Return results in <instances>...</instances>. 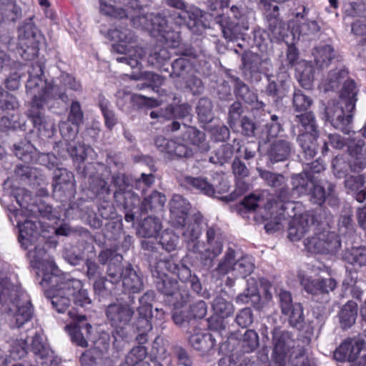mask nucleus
<instances>
[{"label":"nucleus","instance_id":"nucleus-43","mask_svg":"<svg viewBox=\"0 0 366 366\" xmlns=\"http://www.w3.org/2000/svg\"><path fill=\"white\" fill-rule=\"evenodd\" d=\"M186 14L190 19L194 21L198 20L203 16V11L201 9L196 6H191L184 11L174 12V14L170 16V19L174 21L175 25L178 26L184 22Z\"/></svg>","mask_w":366,"mask_h":366},{"label":"nucleus","instance_id":"nucleus-45","mask_svg":"<svg viewBox=\"0 0 366 366\" xmlns=\"http://www.w3.org/2000/svg\"><path fill=\"white\" fill-rule=\"evenodd\" d=\"M160 35L164 39L165 44L172 48L178 47L181 42V37L179 31L172 29L168 26V20L162 31H157L156 36Z\"/></svg>","mask_w":366,"mask_h":366},{"label":"nucleus","instance_id":"nucleus-8","mask_svg":"<svg viewBox=\"0 0 366 366\" xmlns=\"http://www.w3.org/2000/svg\"><path fill=\"white\" fill-rule=\"evenodd\" d=\"M306 249L311 252L335 254L341 247L339 236L335 232L324 231L317 233L304 241Z\"/></svg>","mask_w":366,"mask_h":366},{"label":"nucleus","instance_id":"nucleus-46","mask_svg":"<svg viewBox=\"0 0 366 366\" xmlns=\"http://www.w3.org/2000/svg\"><path fill=\"white\" fill-rule=\"evenodd\" d=\"M234 93L238 99L247 104H252L257 101V95L249 89L248 86L239 79L235 80Z\"/></svg>","mask_w":366,"mask_h":366},{"label":"nucleus","instance_id":"nucleus-40","mask_svg":"<svg viewBox=\"0 0 366 366\" xmlns=\"http://www.w3.org/2000/svg\"><path fill=\"white\" fill-rule=\"evenodd\" d=\"M166 201L167 198L164 194L157 191H153L151 194L144 199L142 208L146 211L161 209Z\"/></svg>","mask_w":366,"mask_h":366},{"label":"nucleus","instance_id":"nucleus-4","mask_svg":"<svg viewBox=\"0 0 366 366\" xmlns=\"http://www.w3.org/2000/svg\"><path fill=\"white\" fill-rule=\"evenodd\" d=\"M15 198L21 207V209L16 210L14 213L19 231V241L25 249H27L37 238L38 224L33 219L36 216L26 209V203L31 199L30 194L21 189L18 190Z\"/></svg>","mask_w":366,"mask_h":366},{"label":"nucleus","instance_id":"nucleus-24","mask_svg":"<svg viewBox=\"0 0 366 366\" xmlns=\"http://www.w3.org/2000/svg\"><path fill=\"white\" fill-rule=\"evenodd\" d=\"M108 34L112 40L119 43L114 46L118 53H124L127 50V45L136 41V36L133 31L127 28L111 29Z\"/></svg>","mask_w":366,"mask_h":366},{"label":"nucleus","instance_id":"nucleus-7","mask_svg":"<svg viewBox=\"0 0 366 366\" xmlns=\"http://www.w3.org/2000/svg\"><path fill=\"white\" fill-rule=\"evenodd\" d=\"M272 357L274 360L272 364L285 366V362L290 360L295 346L292 333L276 327L272 331Z\"/></svg>","mask_w":366,"mask_h":366},{"label":"nucleus","instance_id":"nucleus-47","mask_svg":"<svg viewBox=\"0 0 366 366\" xmlns=\"http://www.w3.org/2000/svg\"><path fill=\"white\" fill-rule=\"evenodd\" d=\"M196 110L201 122L207 123L212 120L214 117L212 104L209 99L201 98L198 102Z\"/></svg>","mask_w":366,"mask_h":366},{"label":"nucleus","instance_id":"nucleus-52","mask_svg":"<svg viewBox=\"0 0 366 366\" xmlns=\"http://www.w3.org/2000/svg\"><path fill=\"white\" fill-rule=\"evenodd\" d=\"M31 304L29 300H26L21 305L17 306V311L14 316L16 327L22 326L31 318Z\"/></svg>","mask_w":366,"mask_h":366},{"label":"nucleus","instance_id":"nucleus-42","mask_svg":"<svg viewBox=\"0 0 366 366\" xmlns=\"http://www.w3.org/2000/svg\"><path fill=\"white\" fill-rule=\"evenodd\" d=\"M236 262L235 252L232 249H228L223 259L219 262L217 271L222 275L233 272L235 276Z\"/></svg>","mask_w":366,"mask_h":366},{"label":"nucleus","instance_id":"nucleus-25","mask_svg":"<svg viewBox=\"0 0 366 366\" xmlns=\"http://www.w3.org/2000/svg\"><path fill=\"white\" fill-rule=\"evenodd\" d=\"M215 340L213 336L207 332L194 330V332L189 337V342L196 350L205 353L211 350L215 345Z\"/></svg>","mask_w":366,"mask_h":366},{"label":"nucleus","instance_id":"nucleus-34","mask_svg":"<svg viewBox=\"0 0 366 366\" xmlns=\"http://www.w3.org/2000/svg\"><path fill=\"white\" fill-rule=\"evenodd\" d=\"M171 57L169 51L161 45L152 47L147 57L148 63L155 67L162 66Z\"/></svg>","mask_w":366,"mask_h":366},{"label":"nucleus","instance_id":"nucleus-62","mask_svg":"<svg viewBox=\"0 0 366 366\" xmlns=\"http://www.w3.org/2000/svg\"><path fill=\"white\" fill-rule=\"evenodd\" d=\"M259 176L272 187H280L285 184V178L282 174H274L267 170L259 169Z\"/></svg>","mask_w":366,"mask_h":366},{"label":"nucleus","instance_id":"nucleus-59","mask_svg":"<svg viewBox=\"0 0 366 366\" xmlns=\"http://www.w3.org/2000/svg\"><path fill=\"white\" fill-rule=\"evenodd\" d=\"M354 163L350 159V162H346L345 159L342 156H337L332 160L333 173L337 178L347 177L348 171H351L350 164Z\"/></svg>","mask_w":366,"mask_h":366},{"label":"nucleus","instance_id":"nucleus-41","mask_svg":"<svg viewBox=\"0 0 366 366\" xmlns=\"http://www.w3.org/2000/svg\"><path fill=\"white\" fill-rule=\"evenodd\" d=\"M333 52V49L330 45L316 48L313 52L316 65L320 68L327 66L334 57Z\"/></svg>","mask_w":366,"mask_h":366},{"label":"nucleus","instance_id":"nucleus-39","mask_svg":"<svg viewBox=\"0 0 366 366\" xmlns=\"http://www.w3.org/2000/svg\"><path fill=\"white\" fill-rule=\"evenodd\" d=\"M345 259L354 266L366 265V247H354L345 252Z\"/></svg>","mask_w":366,"mask_h":366},{"label":"nucleus","instance_id":"nucleus-54","mask_svg":"<svg viewBox=\"0 0 366 366\" xmlns=\"http://www.w3.org/2000/svg\"><path fill=\"white\" fill-rule=\"evenodd\" d=\"M179 243V236L173 231L164 230L159 239V244L162 248L168 252L174 251L177 249Z\"/></svg>","mask_w":366,"mask_h":366},{"label":"nucleus","instance_id":"nucleus-10","mask_svg":"<svg viewBox=\"0 0 366 366\" xmlns=\"http://www.w3.org/2000/svg\"><path fill=\"white\" fill-rule=\"evenodd\" d=\"M69 319L74 322V325H66L65 328L68 330L71 340L76 345L81 347L88 346L87 340L89 338L92 325L86 322L85 315H79L75 309L68 312Z\"/></svg>","mask_w":366,"mask_h":366},{"label":"nucleus","instance_id":"nucleus-1","mask_svg":"<svg viewBox=\"0 0 366 366\" xmlns=\"http://www.w3.org/2000/svg\"><path fill=\"white\" fill-rule=\"evenodd\" d=\"M29 256L34 267L42 272L41 284L45 288L46 296L51 299L53 307L59 312L64 313L70 302V296L66 294L65 286L66 275L59 274V269L53 260L44 259L46 252L43 248L35 247L29 251Z\"/></svg>","mask_w":366,"mask_h":366},{"label":"nucleus","instance_id":"nucleus-19","mask_svg":"<svg viewBox=\"0 0 366 366\" xmlns=\"http://www.w3.org/2000/svg\"><path fill=\"white\" fill-rule=\"evenodd\" d=\"M325 115L332 127L344 132L347 131V126L352 121V115L345 116L344 110L336 104L329 105L325 108Z\"/></svg>","mask_w":366,"mask_h":366},{"label":"nucleus","instance_id":"nucleus-56","mask_svg":"<svg viewBox=\"0 0 366 366\" xmlns=\"http://www.w3.org/2000/svg\"><path fill=\"white\" fill-rule=\"evenodd\" d=\"M179 226L183 227L182 236L187 242H192L198 239L200 230L197 218L194 219V222H187L186 220L183 224Z\"/></svg>","mask_w":366,"mask_h":366},{"label":"nucleus","instance_id":"nucleus-18","mask_svg":"<svg viewBox=\"0 0 366 366\" xmlns=\"http://www.w3.org/2000/svg\"><path fill=\"white\" fill-rule=\"evenodd\" d=\"M293 144L287 137L275 139L270 145L268 156L272 162L286 160L290 155Z\"/></svg>","mask_w":366,"mask_h":366},{"label":"nucleus","instance_id":"nucleus-58","mask_svg":"<svg viewBox=\"0 0 366 366\" xmlns=\"http://www.w3.org/2000/svg\"><path fill=\"white\" fill-rule=\"evenodd\" d=\"M259 344V335L254 330L245 331L242 337V347L245 352H251L255 350Z\"/></svg>","mask_w":366,"mask_h":366},{"label":"nucleus","instance_id":"nucleus-36","mask_svg":"<svg viewBox=\"0 0 366 366\" xmlns=\"http://www.w3.org/2000/svg\"><path fill=\"white\" fill-rule=\"evenodd\" d=\"M310 190L311 201L318 205L322 204L327 198L329 199L334 197V185L332 184H328L327 191L326 192L322 186L315 184L313 182V184H312L311 189H310Z\"/></svg>","mask_w":366,"mask_h":366},{"label":"nucleus","instance_id":"nucleus-14","mask_svg":"<svg viewBox=\"0 0 366 366\" xmlns=\"http://www.w3.org/2000/svg\"><path fill=\"white\" fill-rule=\"evenodd\" d=\"M52 187L54 192H62L73 195L75 192L74 174L64 168H56L54 172Z\"/></svg>","mask_w":366,"mask_h":366},{"label":"nucleus","instance_id":"nucleus-2","mask_svg":"<svg viewBox=\"0 0 366 366\" xmlns=\"http://www.w3.org/2000/svg\"><path fill=\"white\" fill-rule=\"evenodd\" d=\"M39 67V74L32 76L29 71V78L26 82V93L32 97L26 115L31 119L34 126L40 129L45 119L43 113L44 106L52 99L65 97L64 92L58 86L48 83L41 78L42 70Z\"/></svg>","mask_w":366,"mask_h":366},{"label":"nucleus","instance_id":"nucleus-30","mask_svg":"<svg viewBox=\"0 0 366 366\" xmlns=\"http://www.w3.org/2000/svg\"><path fill=\"white\" fill-rule=\"evenodd\" d=\"M347 74L348 71L344 68L331 71L327 78L322 81L321 86L325 92L337 89L340 84L346 80Z\"/></svg>","mask_w":366,"mask_h":366},{"label":"nucleus","instance_id":"nucleus-11","mask_svg":"<svg viewBox=\"0 0 366 366\" xmlns=\"http://www.w3.org/2000/svg\"><path fill=\"white\" fill-rule=\"evenodd\" d=\"M134 311L127 303L110 304L106 310L107 317L111 325L116 329L122 330L130 322Z\"/></svg>","mask_w":366,"mask_h":366},{"label":"nucleus","instance_id":"nucleus-17","mask_svg":"<svg viewBox=\"0 0 366 366\" xmlns=\"http://www.w3.org/2000/svg\"><path fill=\"white\" fill-rule=\"evenodd\" d=\"M65 286L63 289H66L68 296H71L76 305L84 307L91 303L88 296L87 291L82 289V283L80 280L69 279L66 276Z\"/></svg>","mask_w":366,"mask_h":366},{"label":"nucleus","instance_id":"nucleus-49","mask_svg":"<svg viewBox=\"0 0 366 366\" xmlns=\"http://www.w3.org/2000/svg\"><path fill=\"white\" fill-rule=\"evenodd\" d=\"M34 150L35 148L30 142L24 141L15 144L14 152L19 159L25 162H30L32 161Z\"/></svg>","mask_w":366,"mask_h":366},{"label":"nucleus","instance_id":"nucleus-38","mask_svg":"<svg viewBox=\"0 0 366 366\" xmlns=\"http://www.w3.org/2000/svg\"><path fill=\"white\" fill-rule=\"evenodd\" d=\"M147 356V350L144 346L134 347L126 355L124 362L121 366H137L144 363V360Z\"/></svg>","mask_w":366,"mask_h":366},{"label":"nucleus","instance_id":"nucleus-37","mask_svg":"<svg viewBox=\"0 0 366 366\" xmlns=\"http://www.w3.org/2000/svg\"><path fill=\"white\" fill-rule=\"evenodd\" d=\"M297 79L300 85L306 89H310L314 80L313 66L306 62H302L297 68Z\"/></svg>","mask_w":366,"mask_h":366},{"label":"nucleus","instance_id":"nucleus-23","mask_svg":"<svg viewBox=\"0 0 366 366\" xmlns=\"http://www.w3.org/2000/svg\"><path fill=\"white\" fill-rule=\"evenodd\" d=\"M292 189L289 191V194L297 197L301 195L308 194L311 189L313 181L310 174L306 173V170L303 172L293 174L291 179Z\"/></svg>","mask_w":366,"mask_h":366},{"label":"nucleus","instance_id":"nucleus-35","mask_svg":"<svg viewBox=\"0 0 366 366\" xmlns=\"http://www.w3.org/2000/svg\"><path fill=\"white\" fill-rule=\"evenodd\" d=\"M357 315V305L353 301L347 302L342 308L340 318L343 328L350 327L355 324Z\"/></svg>","mask_w":366,"mask_h":366},{"label":"nucleus","instance_id":"nucleus-12","mask_svg":"<svg viewBox=\"0 0 366 366\" xmlns=\"http://www.w3.org/2000/svg\"><path fill=\"white\" fill-rule=\"evenodd\" d=\"M300 285L304 290L312 295H325L337 287V282L333 278H317L300 275Z\"/></svg>","mask_w":366,"mask_h":366},{"label":"nucleus","instance_id":"nucleus-22","mask_svg":"<svg viewBox=\"0 0 366 366\" xmlns=\"http://www.w3.org/2000/svg\"><path fill=\"white\" fill-rule=\"evenodd\" d=\"M208 247L205 250V257L212 259L219 255L222 250V237L220 229L217 226L209 227L207 231Z\"/></svg>","mask_w":366,"mask_h":366},{"label":"nucleus","instance_id":"nucleus-26","mask_svg":"<svg viewBox=\"0 0 366 366\" xmlns=\"http://www.w3.org/2000/svg\"><path fill=\"white\" fill-rule=\"evenodd\" d=\"M122 285L124 291L129 293H139L143 289L142 278L130 266L122 272Z\"/></svg>","mask_w":366,"mask_h":366},{"label":"nucleus","instance_id":"nucleus-57","mask_svg":"<svg viewBox=\"0 0 366 366\" xmlns=\"http://www.w3.org/2000/svg\"><path fill=\"white\" fill-rule=\"evenodd\" d=\"M178 267L172 259L159 260L152 272L153 276H167V272L176 273Z\"/></svg>","mask_w":366,"mask_h":366},{"label":"nucleus","instance_id":"nucleus-3","mask_svg":"<svg viewBox=\"0 0 366 366\" xmlns=\"http://www.w3.org/2000/svg\"><path fill=\"white\" fill-rule=\"evenodd\" d=\"M184 132L182 137V142L177 139L168 140L163 136L157 137L154 144L159 152L165 153L169 158L188 157L192 155V150L186 144L197 146L202 152L209 149V144L205 140V134L194 127H187L184 124Z\"/></svg>","mask_w":366,"mask_h":366},{"label":"nucleus","instance_id":"nucleus-13","mask_svg":"<svg viewBox=\"0 0 366 366\" xmlns=\"http://www.w3.org/2000/svg\"><path fill=\"white\" fill-rule=\"evenodd\" d=\"M132 22L134 27L147 30L151 35L156 36L157 31L163 30L167 19L159 14H140L136 16H132Z\"/></svg>","mask_w":366,"mask_h":366},{"label":"nucleus","instance_id":"nucleus-31","mask_svg":"<svg viewBox=\"0 0 366 366\" xmlns=\"http://www.w3.org/2000/svg\"><path fill=\"white\" fill-rule=\"evenodd\" d=\"M161 229L162 222L159 219L148 217L142 221L137 233L146 238L155 237Z\"/></svg>","mask_w":366,"mask_h":366},{"label":"nucleus","instance_id":"nucleus-27","mask_svg":"<svg viewBox=\"0 0 366 366\" xmlns=\"http://www.w3.org/2000/svg\"><path fill=\"white\" fill-rule=\"evenodd\" d=\"M309 228L307 216L300 214L299 217H295L290 221L288 237L291 241H298L309 230Z\"/></svg>","mask_w":366,"mask_h":366},{"label":"nucleus","instance_id":"nucleus-21","mask_svg":"<svg viewBox=\"0 0 366 366\" xmlns=\"http://www.w3.org/2000/svg\"><path fill=\"white\" fill-rule=\"evenodd\" d=\"M41 35L38 29L31 25L25 26L20 31L19 40L22 46L31 49L32 55H36L38 51L39 41Z\"/></svg>","mask_w":366,"mask_h":366},{"label":"nucleus","instance_id":"nucleus-20","mask_svg":"<svg viewBox=\"0 0 366 366\" xmlns=\"http://www.w3.org/2000/svg\"><path fill=\"white\" fill-rule=\"evenodd\" d=\"M170 212L172 219L176 225L183 224L187 217L190 209V204L181 195L175 194L173 196L169 203Z\"/></svg>","mask_w":366,"mask_h":366},{"label":"nucleus","instance_id":"nucleus-15","mask_svg":"<svg viewBox=\"0 0 366 366\" xmlns=\"http://www.w3.org/2000/svg\"><path fill=\"white\" fill-rule=\"evenodd\" d=\"M362 139L351 140L348 144V152L354 163H351V172H359L366 167V150Z\"/></svg>","mask_w":366,"mask_h":366},{"label":"nucleus","instance_id":"nucleus-51","mask_svg":"<svg viewBox=\"0 0 366 366\" xmlns=\"http://www.w3.org/2000/svg\"><path fill=\"white\" fill-rule=\"evenodd\" d=\"M312 104L310 97L302 93L301 90H295L293 94L292 107L299 112L307 110Z\"/></svg>","mask_w":366,"mask_h":366},{"label":"nucleus","instance_id":"nucleus-63","mask_svg":"<svg viewBox=\"0 0 366 366\" xmlns=\"http://www.w3.org/2000/svg\"><path fill=\"white\" fill-rule=\"evenodd\" d=\"M347 193L353 194L365 187V178L362 175L348 176L344 182Z\"/></svg>","mask_w":366,"mask_h":366},{"label":"nucleus","instance_id":"nucleus-5","mask_svg":"<svg viewBox=\"0 0 366 366\" xmlns=\"http://www.w3.org/2000/svg\"><path fill=\"white\" fill-rule=\"evenodd\" d=\"M294 122L302 134L297 137L306 159L313 158L317 149V138L318 137L317 126L315 114L312 112H305L295 116Z\"/></svg>","mask_w":366,"mask_h":366},{"label":"nucleus","instance_id":"nucleus-53","mask_svg":"<svg viewBox=\"0 0 366 366\" xmlns=\"http://www.w3.org/2000/svg\"><path fill=\"white\" fill-rule=\"evenodd\" d=\"M254 267L252 258L249 256H244L237 260L235 276L245 277L252 273Z\"/></svg>","mask_w":366,"mask_h":366},{"label":"nucleus","instance_id":"nucleus-16","mask_svg":"<svg viewBox=\"0 0 366 366\" xmlns=\"http://www.w3.org/2000/svg\"><path fill=\"white\" fill-rule=\"evenodd\" d=\"M266 18L268 35L271 41H279L283 39L286 29L284 22L279 18V7L274 6L271 12L267 14Z\"/></svg>","mask_w":366,"mask_h":366},{"label":"nucleus","instance_id":"nucleus-28","mask_svg":"<svg viewBox=\"0 0 366 366\" xmlns=\"http://www.w3.org/2000/svg\"><path fill=\"white\" fill-rule=\"evenodd\" d=\"M152 305L149 304L141 305L137 309V316L135 321L137 330L139 332L151 331L152 329Z\"/></svg>","mask_w":366,"mask_h":366},{"label":"nucleus","instance_id":"nucleus-64","mask_svg":"<svg viewBox=\"0 0 366 366\" xmlns=\"http://www.w3.org/2000/svg\"><path fill=\"white\" fill-rule=\"evenodd\" d=\"M84 113L81 104L77 101H73L71 104L68 115V122L72 125H80L83 122Z\"/></svg>","mask_w":366,"mask_h":366},{"label":"nucleus","instance_id":"nucleus-33","mask_svg":"<svg viewBox=\"0 0 366 366\" xmlns=\"http://www.w3.org/2000/svg\"><path fill=\"white\" fill-rule=\"evenodd\" d=\"M184 182L191 189H197L208 196L214 194V184L209 182L204 177H186Z\"/></svg>","mask_w":366,"mask_h":366},{"label":"nucleus","instance_id":"nucleus-6","mask_svg":"<svg viewBox=\"0 0 366 366\" xmlns=\"http://www.w3.org/2000/svg\"><path fill=\"white\" fill-rule=\"evenodd\" d=\"M296 198L297 197L289 194L288 188L283 187L278 192L276 198L271 203V208L277 213V216L274 218V224L271 222L265 225L267 231L279 230L282 221L299 217L300 215H297L296 210L299 209L300 205L298 202L294 201Z\"/></svg>","mask_w":366,"mask_h":366},{"label":"nucleus","instance_id":"nucleus-61","mask_svg":"<svg viewBox=\"0 0 366 366\" xmlns=\"http://www.w3.org/2000/svg\"><path fill=\"white\" fill-rule=\"evenodd\" d=\"M191 108L187 104H182L176 106H168L165 112L168 113L167 119L174 118L182 119L190 114Z\"/></svg>","mask_w":366,"mask_h":366},{"label":"nucleus","instance_id":"nucleus-9","mask_svg":"<svg viewBox=\"0 0 366 366\" xmlns=\"http://www.w3.org/2000/svg\"><path fill=\"white\" fill-rule=\"evenodd\" d=\"M155 277H157L155 282L157 289L164 295L170 297L171 299L169 300V302L176 308L182 307L189 301V292L184 289H180L176 280L170 279L168 276Z\"/></svg>","mask_w":366,"mask_h":366},{"label":"nucleus","instance_id":"nucleus-60","mask_svg":"<svg viewBox=\"0 0 366 366\" xmlns=\"http://www.w3.org/2000/svg\"><path fill=\"white\" fill-rule=\"evenodd\" d=\"M236 302L238 304H250L255 306L260 300V296L255 287L247 288L243 293L236 297Z\"/></svg>","mask_w":366,"mask_h":366},{"label":"nucleus","instance_id":"nucleus-50","mask_svg":"<svg viewBox=\"0 0 366 366\" xmlns=\"http://www.w3.org/2000/svg\"><path fill=\"white\" fill-rule=\"evenodd\" d=\"M31 350L36 357L46 360L50 356L51 350L43 341L39 334H35L31 342Z\"/></svg>","mask_w":366,"mask_h":366},{"label":"nucleus","instance_id":"nucleus-44","mask_svg":"<svg viewBox=\"0 0 366 366\" xmlns=\"http://www.w3.org/2000/svg\"><path fill=\"white\" fill-rule=\"evenodd\" d=\"M233 147L229 144H222L214 152V155L209 157V162L222 165L227 162L233 156Z\"/></svg>","mask_w":366,"mask_h":366},{"label":"nucleus","instance_id":"nucleus-32","mask_svg":"<svg viewBox=\"0 0 366 366\" xmlns=\"http://www.w3.org/2000/svg\"><path fill=\"white\" fill-rule=\"evenodd\" d=\"M357 94V91L355 81L352 79L345 80L340 92V98L345 100L346 108L350 112L355 109Z\"/></svg>","mask_w":366,"mask_h":366},{"label":"nucleus","instance_id":"nucleus-55","mask_svg":"<svg viewBox=\"0 0 366 366\" xmlns=\"http://www.w3.org/2000/svg\"><path fill=\"white\" fill-rule=\"evenodd\" d=\"M214 311L222 317H227L234 312L233 305L222 297H216L212 302Z\"/></svg>","mask_w":366,"mask_h":366},{"label":"nucleus","instance_id":"nucleus-48","mask_svg":"<svg viewBox=\"0 0 366 366\" xmlns=\"http://www.w3.org/2000/svg\"><path fill=\"white\" fill-rule=\"evenodd\" d=\"M128 56L117 57V61L129 65L132 68H136L140 64V61L145 55V51L142 47H136L134 51L129 49Z\"/></svg>","mask_w":366,"mask_h":366},{"label":"nucleus","instance_id":"nucleus-29","mask_svg":"<svg viewBox=\"0 0 366 366\" xmlns=\"http://www.w3.org/2000/svg\"><path fill=\"white\" fill-rule=\"evenodd\" d=\"M21 16V9L14 0H1L0 23L14 21Z\"/></svg>","mask_w":366,"mask_h":366}]
</instances>
